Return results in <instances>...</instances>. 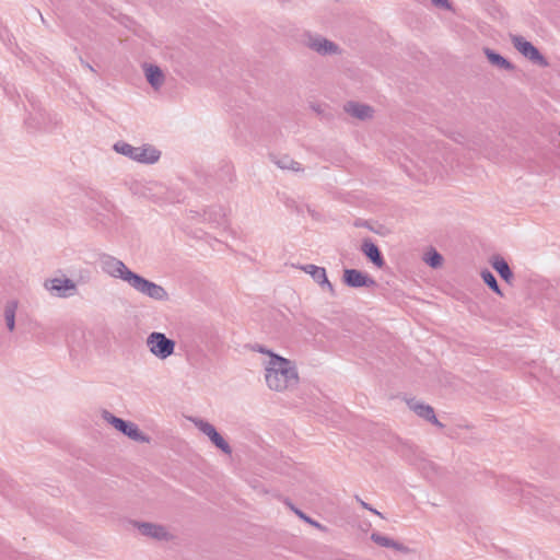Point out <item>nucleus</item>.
Returning a JSON list of instances; mask_svg holds the SVG:
<instances>
[{
	"label": "nucleus",
	"mask_w": 560,
	"mask_h": 560,
	"mask_svg": "<svg viewBox=\"0 0 560 560\" xmlns=\"http://www.w3.org/2000/svg\"><path fill=\"white\" fill-rule=\"evenodd\" d=\"M113 148L117 153L143 164H153L161 155L160 151L150 144L133 147L125 141H118Z\"/></svg>",
	"instance_id": "7ed1b4c3"
},
{
	"label": "nucleus",
	"mask_w": 560,
	"mask_h": 560,
	"mask_svg": "<svg viewBox=\"0 0 560 560\" xmlns=\"http://www.w3.org/2000/svg\"><path fill=\"white\" fill-rule=\"evenodd\" d=\"M143 71L147 81L152 86L153 90L159 91L165 81V75L160 67L151 63H145L143 66Z\"/></svg>",
	"instance_id": "4468645a"
},
{
	"label": "nucleus",
	"mask_w": 560,
	"mask_h": 560,
	"mask_svg": "<svg viewBox=\"0 0 560 560\" xmlns=\"http://www.w3.org/2000/svg\"><path fill=\"white\" fill-rule=\"evenodd\" d=\"M289 506L291 508V510L301 518L303 520L305 523L314 526L315 528L322 530V532H328V528L324 525H322L320 523H318L317 521L311 518L310 516H307L304 512H302L301 510L296 509L295 506H293L292 504H289Z\"/></svg>",
	"instance_id": "393cba45"
},
{
	"label": "nucleus",
	"mask_w": 560,
	"mask_h": 560,
	"mask_svg": "<svg viewBox=\"0 0 560 560\" xmlns=\"http://www.w3.org/2000/svg\"><path fill=\"white\" fill-rule=\"evenodd\" d=\"M130 189L135 195H139L141 197H150L149 191L151 190V188L149 187V184L135 182L131 184Z\"/></svg>",
	"instance_id": "bb28decb"
},
{
	"label": "nucleus",
	"mask_w": 560,
	"mask_h": 560,
	"mask_svg": "<svg viewBox=\"0 0 560 560\" xmlns=\"http://www.w3.org/2000/svg\"><path fill=\"white\" fill-rule=\"evenodd\" d=\"M512 43L514 47L526 58H528L530 61L539 63V65H547L545 58L539 52V50L529 42H527L522 36H513Z\"/></svg>",
	"instance_id": "9d476101"
},
{
	"label": "nucleus",
	"mask_w": 560,
	"mask_h": 560,
	"mask_svg": "<svg viewBox=\"0 0 560 560\" xmlns=\"http://www.w3.org/2000/svg\"><path fill=\"white\" fill-rule=\"evenodd\" d=\"M485 54H486L488 60L493 66H495L500 69H504V70L513 69V65L508 59H505L503 56H501L500 54H497L495 51L488 49V48L485 50Z\"/></svg>",
	"instance_id": "5701e85b"
},
{
	"label": "nucleus",
	"mask_w": 560,
	"mask_h": 560,
	"mask_svg": "<svg viewBox=\"0 0 560 560\" xmlns=\"http://www.w3.org/2000/svg\"><path fill=\"white\" fill-rule=\"evenodd\" d=\"M44 287L52 295L69 298L77 292V284L68 278H54L45 281Z\"/></svg>",
	"instance_id": "6e6552de"
},
{
	"label": "nucleus",
	"mask_w": 560,
	"mask_h": 560,
	"mask_svg": "<svg viewBox=\"0 0 560 560\" xmlns=\"http://www.w3.org/2000/svg\"><path fill=\"white\" fill-rule=\"evenodd\" d=\"M491 266L504 281L508 283L511 282L513 279V272L503 257L499 255L493 256L491 259Z\"/></svg>",
	"instance_id": "6ab92c4d"
},
{
	"label": "nucleus",
	"mask_w": 560,
	"mask_h": 560,
	"mask_svg": "<svg viewBox=\"0 0 560 560\" xmlns=\"http://www.w3.org/2000/svg\"><path fill=\"white\" fill-rule=\"evenodd\" d=\"M272 162L281 170L292 171V172H301L303 168L301 164L294 161L289 155H272Z\"/></svg>",
	"instance_id": "aec40b11"
},
{
	"label": "nucleus",
	"mask_w": 560,
	"mask_h": 560,
	"mask_svg": "<svg viewBox=\"0 0 560 560\" xmlns=\"http://www.w3.org/2000/svg\"><path fill=\"white\" fill-rule=\"evenodd\" d=\"M268 358L262 362L265 369V381L269 389L275 392L289 390L296 386L299 374L295 364L262 347L257 349Z\"/></svg>",
	"instance_id": "f03ea898"
},
{
	"label": "nucleus",
	"mask_w": 560,
	"mask_h": 560,
	"mask_svg": "<svg viewBox=\"0 0 560 560\" xmlns=\"http://www.w3.org/2000/svg\"><path fill=\"white\" fill-rule=\"evenodd\" d=\"M304 43L310 49L322 56L340 54V48L337 44L320 35L307 34Z\"/></svg>",
	"instance_id": "0eeeda50"
},
{
	"label": "nucleus",
	"mask_w": 560,
	"mask_h": 560,
	"mask_svg": "<svg viewBox=\"0 0 560 560\" xmlns=\"http://www.w3.org/2000/svg\"><path fill=\"white\" fill-rule=\"evenodd\" d=\"M357 501L361 504V506L365 510H369L370 512L374 513L375 515H378L380 517H384L383 514L381 512H378L377 510L373 509L370 504H368L366 502H364L363 500H361L359 497H355Z\"/></svg>",
	"instance_id": "cd10ccee"
},
{
	"label": "nucleus",
	"mask_w": 560,
	"mask_h": 560,
	"mask_svg": "<svg viewBox=\"0 0 560 560\" xmlns=\"http://www.w3.org/2000/svg\"><path fill=\"white\" fill-rule=\"evenodd\" d=\"M82 65L86 67L89 70L94 71L93 67L90 63L82 61Z\"/></svg>",
	"instance_id": "7c9ffc66"
},
{
	"label": "nucleus",
	"mask_w": 560,
	"mask_h": 560,
	"mask_svg": "<svg viewBox=\"0 0 560 560\" xmlns=\"http://www.w3.org/2000/svg\"><path fill=\"white\" fill-rule=\"evenodd\" d=\"M345 110L361 120L368 119L372 117L373 108L366 104H361L357 102H349L345 105Z\"/></svg>",
	"instance_id": "dca6fc26"
},
{
	"label": "nucleus",
	"mask_w": 560,
	"mask_h": 560,
	"mask_svg": "<svg viewBox=\"0 0 560 560\" xmlns=\"http://www.w3.org/2000/svg\"><path fill=\"white\" fill-rule=\"evenodd\" d=\"M343 282L350 288H370L376 284L374 279L357 269H346L343 271Z\"/></svg>",
	"instance_id": "9b49d317"
},
{
	"label": "nucleus",
	"mask_w": 560,
	"mask_h": 560,
	"mask_svg": "<svg viewBox=\"0 0 560 560\" xmlns=\"http://www.w3.org/2000/svg\"><path fill=\"white\" fill-rule=\"evenodd\" d=\"M503 491L509 493L513 500L520 499L530 504L535 510L545 512V501L536 495L537 490L528 485H522L517 481L508 480L501 483Z\"/></svg>",
	"instance_id": "20e7f679"
},
{
	"label": "nucleus",
	"mask_w": 560,
	"mask_h": 560,
	"mask_svg": "<svg viewBox=\"0 0 560 560\" xmlns=\"http://www.w3.org/2000/svg\"><path fill=\"white\" fill-rule=\"evenodd\" d=\"M432 3L440 8L450 9V2L447 0H432Z\"/></svg>",
	"instance_id": "c85d7f7f"
},
{
	"label": "nucleus",
	"mask_w": 560,
	"mask_h": 560,
	"mask_svg": "<svg viewBox=\"0 0 560 560\" xmlns=\"http://www.w3.org/2000/svg\"><path fill=\"white\" fill-rule=\"evenodd\" d=\"M302 269L308 273L322 289L327 290L331 295H335L334 285L328 280L325 268L315 265H305Z\"/></svg>",
	"instance_id": "f8f14e48"
},
{
	"label": "nucleus",
	"mask_w": 560,
	"mask_h": 560,
	"mask_svg": "<svg viewBox=\"0 0 560 560\" xmlns=\"http://www.w3.org/2000/svg\"><path fill=\"white\" fill-rule=\"evenodd\" d=\"M430 167L432 168V173H438V171H439V170H438V167H436V166H433V165H432V166H430Z\"/></svg>",
	"instance_id": "2f4dec72"
},
{
	"label": "nucleus",
	"mask_w": 560,
	"mask_h": 560,
	"mask_svg": "<svg viewBox=\"0 0 560 560\" xmlns=\"http://www.w3.org/2000/svg\"><path fill=\"white\" fill-rule=\"evenodd\" d=\"M196 428L209 438V440L223 453L231 454L232 448L229 443L219 434L217 429L208 421L202 419L192 420Z\"/></svg>",
	"instance_id": "1a4fd4ad"
},
{
	"label": "nucleus",
	"mask_w": 560,
	"mask_h": 560,
	"mask_svg": "<svg viewBox=\"0 0 560 560\" xmlns=\"http://www.w3.org/2000/svg\"><path fill=\"white\" fill-rule=\"evenodd\" d=\"M18 310V302L16 301H9L3 311V317L5 320L7 328L10 331H13L15 328V313Z\"/></svg>",
	"instance_id": "4be33fe9"
},
{
	"label": "nucleus",
	"mask_w": 560,
	"mask_h": 560,
	"mask_svg": "<svg viewBox=\"0 0 560 560\" xmlns=\"http://www.w3.org/2000/svg\"><path fill=\"white\" fill-rule=\"evenodd\" d=\"M145 345L152 355L160 360H166L175 351V341L167 338L165 334L153 331L148 335Z\"/></svg>",
	"instance_id": "39448f33"
},
{
	"label": "nucleus",
	"mask_w": 560,
	"mask_h": 560,
	"mask_svg": "<svg viewBox=\"0 0 560 560\" xmlns=\"http://www.w3.org/2000/svg\"><path fill=\"white\" fill-rule=\"evenodd\" d=\"M362 253L378 268L384 266L383 256L378 247L371 241H364L361 247Z\"/></svg>",
	"instance_id": "f3484780"
},
{
	"label": "nucleus",
	"mask_w": 560,
	"mask_h": 560,
	"mask_svg": "<svg viewBox=\"0 0 560 560\" xmlns=\"http://www.w3.org/2000/svg\"><path fill=\"white\" fill-rule=\"evenodd\" d=\"M424 261L432 268H439L442 266L443 257L440 253H438L435 249L429 250L424 255Z\"/></svg>",
	"instance_id": "a878e982"
},
{
	"label": "nucleus",
	"mask_w": 560,
	"mask_h": 560,
	"mask_svg": "<svg viewBox=\"0 0 560 560\" xmlns=\"http://www.w3.org/2000/svg\"><path fill=\"white\" fill-rule=\"evenodd\" d=\"M371 539L377 544L378 546H382V547H385V548H393L397 551H400L402 553H408L409 552V549L408 547H406L405 545L387 537V536H384L380 533H373L371 535Z\"/></svg>",
	"instance_id": "a211bd4d"
},
{
	"label": "nucleus",
	"mask_w": 560,
	"mask_h": 560,
	"mask_svg": "<svg viewBox=\"0 0 560 560\" xmlns=\"http://www.w3.org/2000/svg\"><path fill=\"white\" fill-rule=\"evenodd\" d=\"M102 417L107 423L113 425L117 431L127 435L132 441L140 442V443H148L150 441L149 436L143 434L139 430L137 424H135L130 421H126L121 418H118L107 410L103 411Z\"/></svg>",
	"instance_id": "423d86ee"
},
{
	"label": "nucleus",
	"mask_w": 560,
	"mask_h": 560,
	"mask_svg": "<svg viewBox=\"0 0 560 560\" xmlns=\"http://www.w3.org/2000/svg\"><path fill=\"white\" fill-rule=\"evenodd\" d=\"M553 320L555 325L560 328V317L557 315Z\"/></svg>",
	"instance_id": "c756f323"
},
{
	"label": "nucleus",
	"mask_w": 560,
	"mask_h": 560,
	"mask_svg": "<svg viewBox=\"0 0 560 560\" xmlns=\"http://www.w3.org/2000/svg\"><path fill=\"white\" fill-rule=\"evenodd\" d=\"M407 405L410 408V410H412L419 417L428 420L429 422L439 428H443V424L435 417L434 410L431 406L424 405L423 402H420L416 399H409L407 401Z\"/></svg>",
	"instance_id": "ddd939ff"
},
{
	"label": "nucleus",
	"mask_w": 560,
	"mask_h": 560,
	"mask_svg": "<svg viewBox=\"0 0 560 560\" xmlns=\"http://www.w3.org/2000/svg\"><path fill=\"white\" fill-rule=\"evenodd\" d=\"M98 266L105 275L124 281L143 296L160 302L168 300V293L162 285L133 272L115 256L102 254L98 258Z\"/></svg>",
	"instance_id": "f257e3e1"
},
{
	"label": "nucleus",
	"mask_w": 560,
	"mask_h": 560,
	"mask_svg": "<svg viewBox=\"0 0 560 560\" xmlns=\"http://www.w3.org/2000/svg\"><path fill=\"white\" fill-rule=\"evenodd\" d=\"M481 278L491 290H493L500 296H503V293L499 288L498 281L491 271H489L488 269L482 270Z\"/></svg>",
	"instance_id": "b1692460"
},
{
	"label": "nucleus",
	"mask_w": 560,
	"mask_h": 560,
	"mask_svg": "<svg viewBox=\"0 0 560 560\" xmlns=\"http://www.w3.org/2000/svg\"><path fill=\"white\" fill-rule=\"evenodd\" d=\"M206 220L209 222L218 225V226H224L226 224V213L225 210L220 207H211L205 212Z\"/></svg>",
	"instance_id": "412c9836"
},
{
	"label": "nucleus",
	"mask_w": 560,
	"mask_h": 560,
	"mask_svg": "<svg viewBox=\"0 0 560 560\" xmlns=\"http://www.w3.org/2000/svg\"><path fill=\"white\" fill-rule=\"evenodd\" d=\"M139 532L143 536H148L158 540L168 539L170 535L164 526L153 523H137Z\"/></svg>",
	"instance_id": "2eb2a0df"
}]
</instances>
